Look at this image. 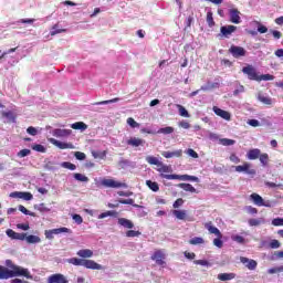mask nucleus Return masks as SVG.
I'll use <instances>...</instances> for the list:
<instances>
[{
  "label": "nucleus",
  "instance_id": "052dcab7",
  "mask_svg": "<svg viewBox=\"0 0 283 283\" xmlns=\"http://www.w3.org/2000/svg\"><path fill=\"white\" fill-rule=\"evenodd\" d=\"M193 263L199 264L200 266H211V263H209L207 260H196Z\"/></svg>",
  "mask_w": 283,
  "mask_h": 283
},
{
  "label": "nucleus",
  "instance_id": "4468645a",
  "mask_svg": "<svg viewBox=\"0 0 283 283\" xmlns=\"http://www.w3.org/2000/svg\"><path fill=\"white\" fill-rule=\"evenodd\" d=\"M212 112H214V114L217 116H220V118H223V120H231V113H229L218 106H213Z\"/></svg>",
  "mask_w": 283,
  "mask_h": 283
},
{
  "label": "nucleus",
  "instance_id": "2eb2a0df",
  "mask_svg": "<svg viewBox=\"0 0 283 283\" xmlns=\"http://www.w3.org/2000/svg\"><path fill=\"white\" fill-rule=\"evenodd\" d=\"M10 198H19L21 200H32V198H34V196L31 195V192H21V191H14V192H11L10 195Z\"/></svg>",
  "mask_w": 283,
  "mask_h": 283
},
{
  "label": "nucleus",
  "instance_id": "6ab92c4d",
  "mask_svg": "<svg viewBox=\"0 0 283 283\" xmlns=\"http://www.w3.org/2000/svg\"><path fill=\"white\" fill-rule=\"evenodd\" d=\"M70 134H72V129L56 128L53 130L55 138H65V136H70Z\"/></svg>",
  "mask_w": 283,
  "mask_h": 283
},
{
  "label": "nucleus",
  "instance_id": "a211bd4d",
  "mask_svg": "<svg viewBox=\"0 0 283 283\" xmlns=\"http://www.w3.org/2000/svg\"><path fill=\"white\" fill-rule=\"evenodd\" d=\"M205 229H207L210 234H213L217 238H222V232H220V230L213 226V222L210 221L205 223Z\"/></svg>",
  "mask_w": 283,
  "mask_h": 283
},
{
  "label": "nucleus",
  "instance_id": "9b49d317",
  "mask_svg": "<svg viewBox=\"0 0 283 283\" xmlns=\"http://www.w3.org/2000/svg\"><path fill=\"white\" fill-rule=\"evenodd\" d=\"M250 200H252L256 207H270V205L264 202V199L259 193L253 192L250 195Z\"/></svg>",
  "mask_w": 283,
  "mask_h": 283
},
{
  "label": "nucleus",
  "instance_id": "0eeeda50",
  "mask_svg": "<svg viewBox=\"0 0 283 283\" xmlns=\"http://www.w3.org/2000/svg\"><path fill=\"white\" fill-rule=\"evenodd\" d=\"M243 74H247L249 81H259L260 75L253 65H248L242 69Z\"/></svg>",
  "mask_w": 283,
  "mask_h": 283
},
{
  "label": "nucleus",
  "instance_id": "13d9d810",
  "mask_svg": "<svg viewBox=\"0 0 283 283\" xmlns=\"http://www.w3.org/2000/svg\"><path fill=\"white\" fill-rule=\"evenodd\" d=\"M250 227H260L262 224V221L260 219H249Z\"/></svg>",
  "mask_w": 283,
  "mask_h": 283
},
{
  "label": "nucleus",
  "instance_id": "2f4dec72",
  "mask_svg": "<svg viewBox=\"0 0 283 283\" xmlns=\"http://www.w3.org/2000/svg\"><path fill=\"white\" fill-rule=\"evenodd\" d=\"M172 214L177 220H187V210H174Z\"/></svg>",
  "mask_w": 283,
  "mask_h": 283
},
{
  "label": "nucleus",
  "instance_id": "58836bf2",
  "mask_svg": "<svg viewBox=\"0 0 283 283\" xmlns=\"http://www.w3.org/2000/svg\"><path fill=\"white\" fill-rule=\"evenodd\" d=\"M177 108L180 116H182L184 118H189V112L187 111V108H185V106L177 104Z\"/></svg>",
  "mask_w": 283,
  "mask_h": 283
},
{
  "label": "nucleus",
  "instance_id": "393cba45",
  "mask_svg": "<svg viewBox=\"0 0 283 283\" xmlns=\"http://www.w3.org/2000/svg\"><path fill=\"white\" fill-rule=\"evenodd\" d=\"M118 224L120 227H124V229H134V222H132V220H129V219L119 218Z\"/></svg>",
  "mask_w": 283,
  "mask_h": 283
},
{
  "label": "nucleus",
  "instance_id": "f8f14e48",
  "mask_svg": "<svg viewBox=\"0 0 283 283\" xmlns=\"http://www.w3.org/2000/svg\"><path fill=\"white\" fill-rule=\"evenodd\" d=\"M67 277L61 273L52 274L48 277V283H67Z\"/></svg>",
  "mask_w": 283,
  "mask_h": 283
},
{
  "label": "nucleus",
  "instance_id": "c85d7f7f",
  "mask_svg": "<svg viewBox=\"0 0 283 283\" xmlns=\"http://www.w3.org/2000/svg\"><path fill=\"white\" fill-rule=\"evenodd\" d=\"M260 154L262 153L258 148L250 149L248 153V158L249 160H258V158H260Z\"/></svg>",
  "mask_w": 283,
  "mask_h": 283
},
{
  "label": "nucleus",
  "instance_id": "f03ea898",
  "mask_svg": "<svg viewBox=\"0 0 283 283\" xmlns=\"http://www.w3.org/2000/svg\"><path fill=\"white\" fill-rule=\"evenodd\" d=\"M69 264L73 266H84L85 269H91L92 271H103V265L96 263L94 260L71 258L67 260Z\"/></svg>",
  "mask_w": 283,
  "mask_h": 283
},
{
  "label": "nucleus",
  "instance_id": "603ef678",
  "mask_svg": "<svg viewBox=\"0 0 283 283\" xmlns=\"http://www.w3.org/2000/svg\"><path fill=\"white\" fill-rule=\"evenodd\" d=\"M127 125H129L133 129H136V127H140V124H138L133 117L127 118Z\"/></svg>",
  "mask_w": 283,
  "mask_h": 283
},
{
  "label": "nucleus",
  "instance_id": "69168bd1",
  "mask_svg": "<svg viewBox=\"0 0 283 283\" xmlns=\"http://www.w3.org/2000/svg\"><path fill=\"white\" fill-rule=\"evenodd\" d=\"M280 247H281L280 241L275 239L270 242V249H280Z\"/></svg>",
  "mask_w": 283,
  "mask_h": 283
},
{
  "label": "nucleus",
  "instance_id": "0e129e2a",
  "mask_svg": "<svg viewBox=\"0 0 283 283\" xmlns=\"http://www.w3.org/2000/svg\"><path fill=\"white\" fill-rule=\"evenodd\" d=\"M74 156H75L76 160H85V158H86L85 153H81V151H75Z\"/></svg>",
  "mask_w": 283,
  "mask_h": 283
},
{
  "label": "nucleus",
  "instance_id": "5fc2aeb1",
  "mask_svg": "<svg viewBox=\"0 0 283 283\" xmlns=\"http://www.w3.org/2000/svg\"><path fill=\"white\" fill-rule=\"evenodd\" d=\"M6 265H7L11 271H17V269H23L22 266L14 265V263H12V260H7V261H6Z\"/></svg>",
  "mask_w": 283,
  "mask_h": 283
},
{
  "label": "nucleus",
  "instance_id": "338daca9",
  "mask_svg": "<svg viewBox=\"0 0 283 283\" xmlns=\"http://www.w3.org/2000/svg\"><path fill=\"white\" fill-rule=\"evenodd\" d=\"M73 220L76 224H83V217H81V214H73Z\"/></svg>",
  "mask_w": 283,
  "mask_h": 283
},
{
  "label": "nucleus",
  "instance_id": "4be33fe9",
  "mask_svg": "<svg viewBox=\"0 0 283 283\" xmlns=\"http://www.w3.org/2000/svg\"><path fill=\"white\" fill-rule=\"evenodd\" d=\"M258 101H260V103H263V105H273V98H271V96L264 95L262 93H258L256 96Z\"/></svg>",
  "mask_w": 283,
  "mask_h": 283
},
{
  "label": "nucleus",
  "instance_id": "680f3d73",
  "mask_svg": "<svg viewBox=\"0 0 283 283\" xmlns=\"http://www.w3.org/2000/svg\"><path fill=\"white\" fill-rule=\"evenodd\" d=\"M182 205H185V200L182 198H179L174 202L172 207L174 209H179V207H182Z\"/></svg>",
  "mask_w": 283,
  "mask_h": 283
},
{
  "label": "nucleus",
  "instance_id": "6e6d98bb",
  "mask_svg": "<svg viewBox=\"0 0 283 283\" xmlns=\"http://www.w3.org/2000/svg\"><path fill=\"white\" fill-rule=\"evenodd\" d=\"M30 154H32V151L30 149L25 148L18 153V157L25 158V156H30Z\"/></svg>",
  "mask_w": 283,
  "mask_h": 283
},
{
  "label": "nucleus",
  "instance_id": "4d7b16f0",
  "mask_svg": "<svg viewBox=\"0 0 283 283\" xmlns=\"http://www.w3.org/2000/svg\"><path fill=\"white\" fill-rule=\"evenodd\" d=\"M213 244L214 247H218V249H222V247L224 245V243L222 242V237H217L213 240Z\"/></svg>",
  "mask_w": 283,
  "mask_h": 283
},
{
  "label": "nucleus",
  "instance_id": "39448f33",
  "mask_svg": "<svg viewBox=\"0 0 283 283\" xmlns=\"http://www.w3.org/2000/svg\"><path fill=\"white\" fill-rule=\"evenodd\" d=\"M61 233H72V230H70V228L66 227L56 228L52 230H45L44 235L46 240H54V235H59Z\"/></svg>",
  "mask_w": 283,
  "mask_h": 283
},
{
  "label": "nucleus",
  "instance_id": "c9c22d12",
  "mask_svg": "<svg viewBox=\"0 0 283 283\" xmlns=\"http://www.w3.org/2000/svg\"><path fill=\"white\" fill-rule=\"evenodd\" d=\"M73 178H75V180L78 182H90V178L81 172H75Z\"/></svg>",
  "mask_w": 283,
  "mask_h": 283
},
{
  "label": "nucleus",
  "instance_id": "bf43d9fd",
  "mask_svg": "<svg viewBox=\"0 0 283 283\" xmlns=\"http://www.w3.org/2000/svg\"><path fill=\"white\" fill-rule=\"evenodd\" d=\"M273 227H283V218H275L272 220Z\"/></svg>",
  "mask_w": 283,
  "mask_h": 283
},
{
  "label": "nucleus",
  "instance_id": "ea45409f",
  "mask_svg": "<svg viewBox=\"0 0 283 283\" xmlns=\"http://www.w3.org/2000/svg\"><path fill=\"white\" fill-rule=\"evenodd\" d=\"M19 211H21V213H24V216H31V218H36V213L28 210L24 206L20 205L18 207Z\"/></svg>",
  "mask_w": 283,
  "mask_h": 283
},
{
  "label": "nucleus",
  "instance_id": "49530a36",
  "mask_svg": "<svg viewBox=\"0 0 283 283\" xmlns=\"http://www.w3.org/2000/svg\"><path fill=\"white\" fill-rule=\"evenodd\" d=\"M274 80H275V76L272 74H262V75H259L258 82L260 83V81H274Z\"/></svg>",
  "mask_w": 283,
  "mask_h": 283
},
{
  "label": "nucleus",
  "instance_id": "cd10ccee",
  "mask_svg": "<svg viewBox=\"0 0 283 283\" xmlns=\"http://www.w3.org/2000/svg\"><path fill=\"white\" fill-rule=\"evenodd\" d=\"M76 255H78V258H92L94 255V251L90 250V249H82L80 251H77Z\"/></svg>",
  "mask_w": 283,
  "mask_h": 283
},
{
  "label": "nucleus",
  "instance_id": "f704fd0d",
  "mask_svg": "<svg viewBox=\"0 0 283 283\" xmlns=\"http://www.w3.org/2000/svg\"><path fill=\"white\" fill-rule=\"evenodd\" d=\"M72 129H80L81 132H85L87 129V124L84 122H76L71 125Z\"/></svg>",
  "mask_w": 283,
  "mask_h": 283
},
{
  "label": "nucleus",
  "instance_id": "9d476101",
  "mask_svg": "<svg viewBox=\"0 0 283 283\" xmlns=\"http://www.w3.org/2000/svg\"><path fill=\"white\" fill-rule=\"evenodd\" d=\"M50 143L59 149H74V144L72 143L60 142L55 138H51Z\"/></svg>",
  "mask_w": 283,
  "mask_h": 283
},
{
  "label": "nucleus",
  "instance_id": "a18cd8bd",
  "mask_svg": "<svg viewBox=\"0 0 283 283\" xmlns=\"http://www.w3.org/2000/svg\"><path fill=\"white\" fill-rule=\"evenodd\" d=\"M259 160L260 163L263 164L264 167H266V165H269V154L264 153V154H260L259 156Z\"/></svg>",
  "mask_w": 283,
  "mask_h": 283
},
{
  "label": "nucleus",
  "instance_id": "473e14b6",
  "mask_svg": "<svg viewBox=\"0 0 283 283\" xmlns=\"http://www.w3.org/2000/svg\"><path fill=\"white\" fill-rule=\"evenodd\" d=\"M119 205H132V207H135L136 209H143V206L138 203H134V199H119Z\"/></svg>",
  "mask_w": 283,
  "mask_h": 283
},
{
  "label": "nucleus",
  "instance_id": "79ce46f5",
  "mask_svg": "<svg viewBox=\"0 0 283 283\" xmlns=\"http://www.w3.org/2000/svg\"><path fill=\"white\" fill-rule=\"evenodd\" d=\"M157 134H164L165 136L169 135V134H174V127L171 126H167L164 128H160Z\"/></svg>",
  "mask_w": 283,
  "mask_h": 283
},
{
  "label": "nucleus",
  "instance_id": "20e7f679",
  "mask_svg": "<svg viewBox=\"0 0 283 283\" xmlns=\"http://www.w3.org/2000/svg\"><path fill=\"white\" fill-rule=\"evenodd\" d=\"M161 178L166 180H191L192 182H199L200 179L191 175H161Z\"/></svg>",
  "mask_w": 283,
  "mask_h": 283
},
{
  "label": "nucleus",
  "instance_id": "e2e57ef3",
  "mask_svg": "<svg viewBox=\"0 0 283 283\" xmlns=\"http://www.w3.org/2000/svg\"><path fill=\"white\" fill-rule=\"evenodd\" d=\"M27 133L30 134V136H36V134H39V130L36 128H34L33 126H29L27 128Z\"/></svg>",
  "mask_w": 283,
  "mask_h": 283
},
{
  "label": "nucleus",
  "instance_id": "412c9836",
  "mask_svg": "<svg viewBox=\"0 0 283 283\" xmlns=\"http://www.w3.org/2000/svg\"><path fill=\"white\" fill-rule=\"evenodd\" d=\"M230 21L231 23H241L240 11L238 9L230 10Z\"/></svg>",
  "mask_w": 283,
  "mask_h": 283
},
{
  "label": "nucleus",
  "instance_id": "e433bc0d",
  "mask_svg": "<svg viewBox=\"0 0 283 283\" xmlns=\"http://www.w3.org/2000/svg\"><path fill=\"white\" fill-rule=\"evenodd\" d=\"M62 32H67L66 29H59V24H54L50 32L51 36H56V34H62Z\"/></svg>",
  "mask_w": 283,
  "mask_h": 283
},
{
  "label": "nucleus",
  "instance_id": "7c9ffc66",
  "mask_svg": "<svg viewBox=\"0 0 283 283\" xmlns=\"http://www.w3.org/2000/svg\"><path fill=\"white\" fill-rule=\"evenodd\" d=\"M146 186L150 191H154L155 193L160 191V186H158V182L151 181V180H146Z\"/></svg>",
  "mask_w": 283,
  "mask_h": 283
},
{
  "label": "nucleus",
  "instance_id": "c03bdc74",
  "mask_svg": "<svg viewBox=\"0 0 283 283\" xmlns=\"http://www.w3.org/2000/svg\"><path fill=\"white\" fill-rule=\"evenodd\" d=\"M118 101H120V98L115 97L113 99H106V101H102V102H96V103H94V105H109L112 103H118Z\"/></svg>",
  "mask_w": 283,
  "mask_h": 283
},
{
  "label": "nucleus",
  "instance_id": "a878e982",
  "mask_svg": "<svg viewBox=\"0 0 283 283\" xmlns=\"http://www.w3.org/2000/svg\"><path fill=\"white\" fill-rule=\"evenodd\" d=\"M118 218V212L116 210H108L106 212H102L101 214H98V220H103L105 218Z\"/></svg>",
  "mask_w": 283,
  "mask_h": 283
},
{
  "label": "nucleus",
  "instance_id": "dca6fc26",
  "mask_svg": "<svg viewBox=\"0 0 283 283\" xmlns=\"http://www.w3.org/2000/svg\"><path fill=\"white\" fill-rule=\"evenodd\" d=\"M235 171H238V174H242V171H244V174H249L251 176L255 174V169H251V164L249 163H244L242 166H235Z\"/></svg>",
  "mask_w": 283,
  "mask_h": 283
},
{
  "label": "nucleus",
  "instance_id": "7ed1b4c3",
  "mask_svg": "<svg viewBox=\"0 0 283 283\" xmlns=\"http://www.w3.org/2000/svg\"><path fill=\"white\" fill-rule=\"evenodd\" d=\"M101 185L102 187H106V189H120V188L127 189V184L116 181L114 179L104 178L101 180Z\"/></svg>",
  "mask_w": 283,
  "mask_h": 283
},
{
  "label": "nucleus",
  "instance_id": "aec40b11",
  "mask_svg": "<svg viewBox=\"0 0 283 283\" xmlns=\"http://www.w3.org/2000/svg\"><path fill=\"white\" fill-rule=\"evenodd\" d=\"M161 156L164 158H182V149L175 151H163Z\"/></svg>",
  "mask_w": 283,
  "mask_h": 283
},
{
  "label": "nucleus",
  "instance_id": "09e8293b",
  "mask_svg": "<svg viewBox=\"0 0 283 283\" xmlns=\"http://www.w3.org/2000/svg\"><path fill=\"white\" fill-rule=\"evenodd\" d=\"M142 235L140 231L128 230L126 231V238H138Z\"/></svg>",
  "mask_w": 283,
  "mask_h": 283
},
{
  "label": "nucleus",
  "instance_id": "1a4fd4ad",
  "mask_svg": "<svg viewBox=\"0 0 283 283\" xmlns=\"http://www.w3.org/2000/svg\"><path fill=\"white\" fill-rule=\"evenodd\" d=\"M240 262L245 265L249 271H255L258 269V261L249 259L247 256H241Z\"/></svg>",
  "mask_w": 283,
  "mask_h": 283
},
{
  "label": "nucleus",
  "instance_id": "72a5a7b5",
  "mask_svg": "<svg viewBox=\"0 0 283 283\" xmlns=\"http://www.w3.org/2000/svg\"><path fill=\"white\" fill-rule=\"evenodd\" d=\"M178 187L180 189H184V191H189L190 193L197 192L196 188L192 187L191 184H179Z\"/></svg>",
  "mask_w": 283,
  "mask_h": 283
},
{
  "label": "nucleus",
  "instance_id": "864d4df0",
  "mask_svg": "<svg viewBox=\"0 0 283 283\" xmlns=\"http://www.w3.org/2000/svg\"><path fill=\"white\" fill-rule=\"evenodd\" d=\"M265 187H269L270 189H275V187H279V189H282V191H283V185L282 184L265 181Z\"/></svg>",
  "mask_w": 283,
  "mask_h": 283
},
{
  "label": "nucleus",
  "instance_id": "37998d69",
  "mask_svg": "<svg viewBox=\"0 0 283 283\" xmlns=\"http://www.w3.org/2000/svg\"><path fill=\"white\" fill-rule=\"evenodd\" d=\"M207 23L209 28H213V25H216V21H213V12L211 11L207 12Z\"/></svg>",
  "mask_w": 283,
  "mask_h": 283
},
{
  "label": "nucleus",
  "instance_id": "ddd939ff",
  "mask_svg": "<svg viewBox=\"0 0 283 283\" xmlns=\"http://www.w3.org/2000/svg\"><path fill=\"white\" fill-rule=\"evenodd\" d=\"M238 30V27L235 25H224L220 28L221 36H224L226 39H229L233 32Z\"/></svg>",
  "mask_w": 283,
  "mask_h": 283
},
{
  "label": "nucleus",
  "instance_id": "b1692460",
  "mask_svg": "<svg viewBox=\"0 0 283 283\" xmlns=\"http://www.w3.org/2000/svg\"><path fill=\"white\" fill-rule=\"evenodd\" d=\"M218 280L221 282H229L231 280H235V273H220L218 274Z\"/></svg>",
  "mask_w": 283,
  "mask_h": 283
},
{
  "label": "nucleus",
  "instance_id": "5701e85b",
  "mask_svg": "<svg viewBox=\"0 0 283 283\" xmlns=\"http://www.w3.org/2000/svg\"><path fill=\"white\" fill-rule=\"evenodd\" d=\"M127 145H130V147H140L145 145V140L142 138L132 137L127 140Z\"/></svg>",
  "mask_w": 283,
  "mask_h": 283
},
{
  "label": "nucleus",
  "instance_id": "c756f323",
  "mask_svg": "<svg viewBox=\"0 0 283 283\" xmlns=\"http://www.w3.org/2000/svg\"><path fill=\"white\" fill-rule=\"evenodd\" d=\"M158 168H157V171L159 172V174H161L160 176L163 177V175L164 176H166L165 174H171V166H167V165H165V164H163L161 163V165H159V166H157Z\"/></svg>",
  "mask_w": 283,
  "mask_h": 283
},
{
  "label": "nucleus",
  "instance_id": "f3484780",
  "mask_svg": "<svg viewBox=\"0 0 283 283\" xmlns=\"http://www.w3.org/2000/svg\"><path fill=\"white\" fill-rule=\"evenodd\" d=\"M6 234L8 235V238H10L11 240H25V233H19V232H15L14 230L12 229H8L6 231Z\"/></svg>",
  "mask_w": 283,
  "mask_h": 283
},
{
  "label": "nucleus",
  "instance_id": "8fccbe9b",
  "mask_svg": "<svg viewBox=\"0 0 283 283\" xmlns=\"http://www.w3.org/2000/svg\"><path fill=\"white\" fill-rule=\"evenodd\" d=\"M33 151H39L40 154H45V146L41 144H35L32 146Z\"/></svg>",
  "mask_w": 283,
  "mask_h": 283
},
{
  "label": "nucleus",
  "instance_id": "3c124183",
  "mask_svg": "<svg viewBox=\"0 0 283 283\" xmlns=\"http://www.w3.org/2000/svg\"><path fill=\"white\" fill-rule=\"evenodd\" d=\"M62 167H64V169H70V171L76 170V165H74L70 161L62 163Z\"/></svg>",
  "mask_w": 283,
  "mask_h": 283
},
{
  "label": "nucleus",
  "instance_id": "774afa93",
  "mask_svg": "<svg viewBox=\"0 0 283 283\" xmlns=\"http://www.w3.org/2000/svg\"><path fill=\"white\" fill-rule=\"evenodd\" d=\"M231 163H234V165H238L240 163V157H238L235 154L230 155Z\"/></svg>",
  "mask_w": 283,
  "mask_h": 283
},
{
  "label": "nucleus",
  "instance_id": "bb28decb",
  "mask_svg": "<svg viewBox=\"0 0 283 283\" xmlns=\"http://www.w3.org/2000/svg\"><path fill=\"white\" fill-rule=\"evenodd\" d=\"M24 240H27L28 244H39V242H41L40 237L34 234L28 235V233H25Z\"/></svg>",
  "mask_w": 283,
  "mask_h": 283
},
{
  "label": "nucleus",
  "instance_id": "4c0bfd02",
  "mask_svg": "<svg viewBox=\"0 0 283 283\" xmlns=\"http://www.w3.org/2000/svg\"><path fill=\"white\" fill-rule=\"evenodd\" d=\"M146 163H148V165H156V167H158L159 165H163V161L158 160V158L154 156L146 157Z\"/></svg>",
  "mask_w": 283,
  "mask_h": 283
},
{
  "label": "nucleus",
  "instance_id": "de8ad7c7",
  "mask_svg": "<svg viewBox=\"0 0 283 283\" xmlns=\"http://www.w3.org/2000/svg\"><path fill=\"white\" fill-rule=\"evenodd\" d=\"M220 143L223 147H231V145H235V140L229 138H222L220 139Z\"/></svg>",
  "mask_w": 283,
  "mask_h": 283
},
{
  "label": "nucleus",
  "instance_id": "6e6552de",
  "mask_svg": "<svg viewBox=\"0 0 283 283\" xmlns=\"http://www.w3.org/2000/svg\"><path fill=\"white\" fill-rule=\"evenodd\" d=\"M165 258L166 255L165 252H163V250H156L154 254L150 256V260L156 262L158 266H165V264H167V262H165Z\"/></svg>",
  "mask_w": 283,
  "mask_h": 283
},
{
  "label": "nucleus",
  "instance_id": "423d86ee",
  "mask_svg": "<svg viewBox=\"0 0 283 283\" xmlns=\"http://www.w3.org/2000/svg\"><path fill=\"white\" fill-rule=\"evenodd\" d=\"M228 52L233 56V59H242V56H247V50L243 46L234 44L229 48Z\"/></svg>",
  "mask_w": 283,
  "mask_h": 283
},
{
  "label": "nucleus",
  "instance_id": "a19ab883",
  "mask_svg": "<svg viewBox=\"0 0 283 283\" xmlns=\"http://www.w3.org/2000/svg\"><path fill=\"white\" fill-rule=\"evenodd\" d=\"M189 244H192V245L205 244V239H202V237H195L189 240Z\"/></svg>",
  "mask_w": 283,
  "mask_h": 283
},
{
  "label": "nucleus",
  "instance_id": "f257e3e1",
  "mask_svg": "<svg viewBox=\"0 0 283 283\" xmlns=\"http://www.w3.org/2000/svg\"><path fill=\"white\" fill-rule=\"evenodd\" d=\"M27 277V280H32V274L30 270L25 268H15V271H11L8 268L0 265V280H10V277Z\"/></svg>",
  "mask_w": 283,
  "mask_h": 283
}]
</instances>
